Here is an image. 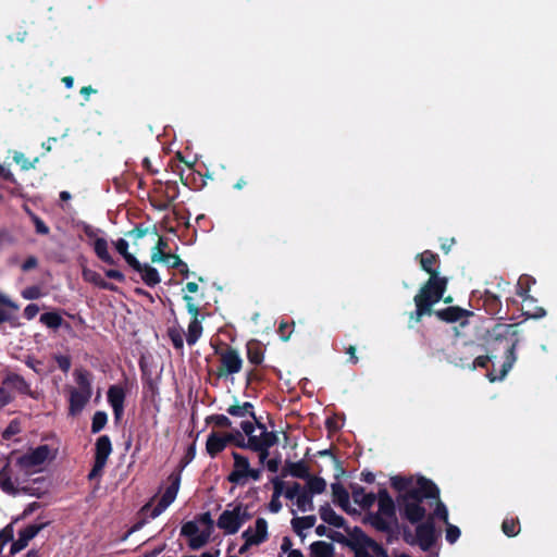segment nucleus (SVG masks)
<instances>
[{
	"mask_svg": "<svg viewBox=\"0 0 557 557\" xmlns=\"http://www.w3.org/2000/svg\"><path fill=\"white\" fill-rule=\"evenodd\" d=\"M518 324L496 323L488 329L484 336L485 351L493 354L496 358L503 356L504 362L498 374L494 371L487 372L490 382L503 381L517 361L516 350L519 345Z\"/></svg>",
	"mask_w": 557,
	"mask_h": 557,
	"instance_id": "f257e3e1",
	"label": "nucleus"
},
{
	"mask_svg": "<svg viewBox=\"0 0 557 557\" xmlns=\"http://www.w3.org/2000/svg\"><path fill=\"white\" fill-rule=\"evenodd\" d=\"M447 284V277L432 273V277H429L413 297L416 310L410 312V320L419 323L424 315H432L433 306L443 298Z\"/></svg>",
	"mask_w": 557,
	"mask_h": 557,
	"instance_id": "f03ea898",
	"label": "nucleus"
},
{
	"mask_svg": "<svg viewBox=\"0 0 557 557\" xmlns=\"http://www.w3.org/2000/svg\"><path fill=\"white\" fill-rule=\"evenodd\" d=\"M377 512H368L363 518V523L372 525L376 531L387 534L393 533V528L387 519L397 525L396 505L386 488H380L377 492Z\"/></svg>",
	"mask_w": 557,
	"mask_h": 557,
	"instance_id": "7ed1b4c3",
	"label": "nucleus"
},
{
	"mask_svg": "<svg viewBox=\"0 0 557 557\" xmlns=\"http://www.w3.org/2000/svg\"><path fill=\"white\" fill-rule=\"evenodd\" d=\"M214 352L220 358V366L215 371H209V373H213L216 379L227 377L242 371L244 361L237 349L225 345L224 349L216 347Z\"/></svg>",
	"mask_w": 557,
	"mask_h": 557,
	"instance_id": "20e7f679",
	"label": "nucleus"
},
{
	"mask_svg": "<svg viewBox=\"0 0 557 557\" xmlns=\"http://www.w3.org/2000/svg\"><path fill=\"white\" fill-rule=\"evenodd\" d=\"M438 497V486L432 480L425 476H419L417 479L414 486L411 485L408 491H405V493L398 494L397 496V498H400L401 500H410L421 504L424 499H432Z\"/></svg>",
	"mask_w": 557,
	"mask_h": 557,
	"instance_id": "39448f33",
	"label": "nucleus"
},
{
	"mask_svg": "<svg viewBox=\"0 0 557 557\" xmlns=\"http://www.w3.org/2000/svg\"><path fill=\"white\" fill-rule=\"evenodd\" d=\"M404 541L410 545L418 543L422 550H429L436 541L435 524L433 518L428 517L424 522H421L417 525L416 537L409 530H405Z\"/></svg>",
	"mask_w": 557,
	"mask_h": 557,
	"instance_id": "423d86ee",
	"label": "nucleus"
},
{
	"mask_svg": "<svg viewBox=\"0 0 557 557\" xmlns=\"http://www.w3.org/2000/svg\"><path fill=\"white\" fill-rule=\"evenodd\" d=\"M50 454L48 445H40L35 449L20 456L16 459V466L24 473L25 476H29L37 472L36 468L40 467L46 462Z\"/></svg>",
	"mask_w": 557,
	"mask_h": 557,
	"instance_id": "0eeeda50",
	"label": "nucleus"
},
{
	"mask_svg": "<svg viewBox=\"0 0 557 557\" xmlns=\"http://www.w3.org/2000/svg\"><path fill=\"white\" fill-rule=\"evenodd\" d=\"M168 482L169 485L166 486L158 504L153 507V509L150 512V517L152 519L160 516L175 500L181 485L180 472H172L168 476Z\"/></svg>",
	"mask_w": 557,
	"mask_h": 557,
	"instance_id": "6e6552de",
	"label": "nucleus"
},
{
	"mask_svg": "<svg viewBox=\"0 0 557 557\" xmlns=\"http://www.w3.org/2000/svg\"><path fill=\"white\" fill-rule=\"evenodd\" d=\"M168 482L169 485L166 486L158 504L153 507V509L150 512V517L152 519L160 516L175 500L181 485L180 472H172L168 476Z\"/></svg>",
	"mask_w": 557,
	"mask_h": 557,
	"instance_id": "1a4fd4ad",
	"label": "nucleus"
},
{
	"mask_svg": "<svg viewBox=\"0 0 557 557\" xmlns=\"http://www.w3.org/2000/svg\"><path fill=\"white\" fill-rule=\"evenodd\" d=\"M183 300L186 304V309L188 313L193 315V319L188 325V332L186 334L187 344L189 346H193L197 343V341L200 338L202 334V325L198 320L199 308L194 302V298L188 294L183 296Z\"/></svg>",
	"mask_w": 557,
	"mask_h": 557,
	"instance_id": "9d476101",
	"label": "nucleus"
},
{
	"mask_svg": "<svg viewBox=\"0 0 557 557\" xmlns=\"http://www.w3.org/2000/svg\"><path fill=\"white\" fill-rule=\"evenodd\" d=\"M396 503L398 505L401 518L406 519L411 524L421 522L426 516V510L421 503L401 500L397 497Z\"/></svg>",
	"mask_w": 557,
	"mask_h": 557,
	"instance_id": "9b49d317",
	"label": "nucleus"
},
{
	"mask_svg": "<svg viewBox=\"0 0 557 557\" xmlns=\"http://www.w3.org/2000/svg\"><path fill=\"white\" fill-rule=\"evenodd\" d=\"M232 457L234 465L233 470L227 475V481L233 484L244 485L247 482V472L250 467L249 459L237 451H233Z\"/></svg>",
	"mask_w": 557,
	"mask_h": 557,
	"instance_id": "f8f14e48",
	"label": "nucleus"
},
{
	"mask_svg": "<svg viewBox=\"0 0 557 557\" xmlns=\"http://www.w3.org/2000/svg\"><path fill=\"white\" fill-rule=\"evenodd\" d=\"M478 309H483L487 314L495 317L502 311L503 305L500 298L488 289H485L479 297L473 295Z\"/></svg>",
	"mask_w": 557,
	"mask_h": 557,
	"instance_id": "ddd939ff",
	"label": "nucleus"
},
{
	"mask_svg": "<svg viewBox=\"0 0 557 557\" xmlns=\"http://www.w3.org/2000/svg\"><path fill=\"white\" fill-rule=\"evenodd\" d=\"M2 385H5L9 389H13L21 395H26L33 399H37V394L32 389L30 384L20 374L15 372H9L2 379Z\"/></svg>",
	"mask_w": 557,
	"mask_h": 557,
	"instance_id": "4468645a",
	"label": "nucleus"
},
{
	"mask_svg": "<svg viewBox=\"0 0 557 557\" xmlns=\"http://www.w3.org/2000/svg\"><path fill=\"white\" fill-rule=\"evenodd\" d=\"M49 522H42L39 524H28L26 528L18 532V539L12 542L11 554L14 555L17 552L24 549L30 540H33L42 529H45Z\"/></svg>",
	"mask_w": 557,
	"mask_h": 557,
	"instance_id": "2eb2a0df",
	"label": "nucleus"
},
{
	"mask_svg": "<svg viewBox=\"0 0 557 557\" xmlns=\"http://www.w3.org/2000/svg\"><path fill=\"white\" fill-rule=\"evenodd\" d=\"M438 320L446 323H455L461 319L472 317L474 313L458 306H450L440 310H433V313Z\"/></svg>",
	"mask_w": 557,
	"mask_h": 557,
	"instance_id": "dca6fc26",
	"label": "nucleus"
},
{
	"mask_svg": "<svg viewBox=\"0 0 557 557\" xmlns=\"http://www.w3.org/2000/svg\"><path fill=\"white\" fill-rule=\"evenodd\" d=\"M216 525L223 530L225 534H235L240 529V521L238 518V510L235 508L232 510H224L218 521Z\"/></svg>",
	"mask_w": 557,
	"mask_h": 557,
	"instance_id": "f3484780",
	"label": "nucleus"
},
{
	"mask_svg": "<svg viewBox=\"0 0 557 557\" xmlns=\"http://www.w3.org/2000/svg\"><path fill=\"white\" fill-rule=\"evenodd\" d=\"M333 503L337 505L343 511L348 515L355 513L356 510L351 508L349 500V493L339 482L331 484Z\"/></svg>",
	"mask_w": 557,
	"mask_h": 557,
	"instance_id": "a211bd4d",
	"label": "nucleus"
},
{
	"mask_svg": "<svg viewBox=\"0 0 557 557\" xmlns=\"http://www.w3.org/2000/svg\"><path fill=\"white\" fill-rule=\"evenodd\" d=\"M91 395L72 387L69 397V416L75 417L83 411Z\"/></svg>",
	"mask_w": 557,
	"mask_h": 557,
	"instance_id": "6ab92c4d",
	"label": "nucleus"
},
{
	"mask_svg": "<svg viewBox=\"0 0 557 557\" xmlns=\"http://www.w3.org/2000/svg\"><path fill=\"white\" fill-rule=\"evenodd\" d=\"M15 482L18 483V478L13 480V469L10 462H7L0 469V488L3 493L15 496L18 494L20 490L15 486Z\"/></svg>",
	"mask_w": 557,
	"mask_h": 557,
	"instance_id": "aec40b11",
	"label": "nucleus"
},
{
	"mask_svg": "<svg viewBox=\"0 0 557 557\" xmlns=\"http://www.w3.org/2000/svg\"><path fill=\"white\" fill-rule=\"evenodd\" d=\"M419 262L421 269L426 272L430 277H432V273L435 275H440V257L435 252L431 250H424L421 253H418L416 257Z\"/></svg>",
	"mask_w": 557,
	"mask_h": 557,
	"instance_id": "412c9836",
	"label": "nucleus"
},
{
	"mask_svg": "<svg viewBox=\"0 0 557 557\" xmlns=\"http://www.w3.org/2000/svg\"><path fill=\"white\" fill-rule=\"evenodd\" d=\"M287 474L292 475L293 478L306 480L310 475V469L306 461L299 460L296 462L293 461H286L282 476H286Z\"/></svg>",
	"mask_w": 557,
	"mask_h": 557,
	"instance_id": "4be33fe9",
	"label": "nucleus"
},
{
	"mask_svg": "<svg viewBox=\"0 0 557 557\" xmlns=\"http://www.w3.org/2000/svg\"><path fill=\"white\" fill-rule=\"evenodd\" d=\"M112 453L111 440L108 435H101L97 438L95 444L94 460L107 465L108 458Z\"/></svg>",
	"mask_w": 557,
	"mask_h": 557,
	"instance_id": "5701e85b",
	"label": "nucleus"
},
{
	"mask_svg": "<svg viewBox=\"0 0 557 557\" xmlns=\"http://www.w3.org/2000/svg\"><path fill=\"white\" fill-rule=\"evenodd\" d=\"M247 359L251 364L259 366L264 359L263 344L258 339H250L246 344Z\"/></svg>",
	"mask_w": 557,
	"mask_h": 557,
	"instance_id": "b1692460",
	"label": "nucleus"
},
{
	"mask_svg": "<svg viewBox=\"0 0 557 557\" xmlns=\"http://www.w3.org/2000/svg\"><path fill=\"white\" fill-rule=\"evenodd\" d=\"M83 278L86 282L91 283V284H94L95 286H97V287H99L101 289L110 290V292H119V287L116 285L106 281L96 271H92V270H89V269H84L83 270Z\"/></svg>",
	"mask_w": 557,
	"mask_h": 557,
	"instance_id": "393cba45",
	"label": "nucleus"
},
{
	"mask_svg": "<svg viewBox=\"0 0 557 557\" xmlns=\"http://www.w3.org/2000/svg\"><path fill=\"white\" fill-rule=\"evenodd\" d=\"M319 515L320 518L330 525L335 528L345 527L346 520L342 516L337 515L327 503L320 506Z\"/></svg>",
	"mask_w": 557,
	"mask_h": 557,
	"instance_id": "a878e982",
	"label": "nucleus"
},
{
	"mask_svg": "<svg viewBox=\"0 0 557 557\" xmlns=\"http://www.w3.org/2000/svg\"><path fill=\"white\" fill-rule=\"evenodd\" d=\"M226 447V441L224 436L218 434L216 432H211L208 435L206 442V450L208 455L214 458L218 454L223 451Z\"/></svg>",
	"mask_w": 557,
	"mask_h": 557,
	"instance_id": "bb28decb",
	"label": "nucleus"
},
{
	"mask_svg": "<svg viewBox=\"0 0 557 557\" xmlns=\"http://www.w3.org/2000/svg\"><path fill=\"white\" fill-rule=\"evenodd\" d=\"M271 483L273 485V494L269 503V510L273 513H277L282 509V503L280 500V497L283 494L285 482L282 481L280 478L275 476L271 479Z\"/></svg>",
	"mask_w": 557,
	"mask_h": 557,
	"instance_id": "cd10ccee",
	"label": "nucleus"
},
{
	"mask_svg": "<svg viewBox=\"0 0 557 557\" xmlns=\"http://www.w3.org/2000/svg\"><path fill=\"white\" fill-rule=\"evenodd\" d=\"M535 284V278L528 274H522L517 284L516 294L523 299L524 304L534 302V298L529 295L531 286Z\"/></svg>",
	"mask_w": 557,
	"mask_h": 557,
	"instance_id": "c85d7f7f",
	"label": "nucleus"
},
{
	"mask_svg": "<svg viewBox=\"0 0 557 557\" xmlns=\"http://www.w3.org/2000/svg\"><path fill=\"white\" fill-rule=\"evenodd\" d=\"M116 251L124 258L126 263L133 269V270H139L140 269V262L137 260V258L128 252V243L124 238H119L114 243Z\"/></svg>",
	"mask_w": 557,
	"mask_h": 557,
	"instance_id": "c756f323",
	"label": "nucleus"
},
{
	"mask_svg": "<svg viewBox=\"0 0 557 557\" xmlns=\"http://www.w3.org/2000/svg\"><path fill=\"white\" fill-rule=\"evenodd\" d=\"M40 322L52 330H58L61 326H64L66 330L71 329V325L64 322L63 318L57 311L42 313L40 315Z\"/></svg>",
	"mask_w": 557,
	"mask_h": 557,
	"instance_id": "7c9ffc66",
	"label": "nucleus"
},
{
	"mask_svg": "<svg viewBox=\"0 0 557 557\" xmlns=\"http://www.w3.org/2000/svg\"><path fill=\"white\" fill-rule=\"evenodd\" d=\"M96 256L104 263L114 265L116 262L108 251V243L104 238L99 237L94 243Z\"/></svg>",
	"mask_w": 557,
	"mask_h": 557,
	"instance_id": "2f4dec72",
	"label": "nucleus"
},
{
	"mask_svg": "<svg viewBox=\"0 0 557 557\" xmlns=\"http://www.w3.org/2000/svg\"><path fill=\"white\" fill-rule=\"evenodd\" d=\"M136 271L141 273V280L149 287H154L161 282L159 272L153 267H150L148 264L143 265L140 263V269Z\"/></svg>",
	"mask_w": 557,
	"mask_h": 557,
	"instance_id": "473e14b6",
	"label": "nucleus"
},
{
	"mask_svg": "<svg viewBox=\"0 0 557 557\" xmlns=\"http://www.w3.org/2000/svg\"><path fill=\"white\" fill-rule=\"evenodd\" d=\"M311 557H333L334 546L332 543L315 541L310 545Z\"/></svg>",
	"mask_w": 557,
	"mask_h": 557,
	"instance_id": "72a5a7b5",
	"label": "nucleus"
},
{
	"mask_svg": "<svg viewBox=\"0 0 557 557\" xmlns=\"http://www.w3.org/2000/svg\"><path fill=\"white\" fill-rule=\"evenodd\" d=\"M306 485L302 486L311 495H319L325 492L326 481L318 475H309L306 480Z\"/></svg>",
	"mask_w": 557,
	"mask_h": 557,
	"instance_id": "f704fd0d",
	"label": "nucleus"
},
{
	"mask_svg": "<svg viewBox=\"0 0 557 557\" xmlns=\"http://www.w3.org/2000/svg\"><path fill=\"white\" fill-rule=\"evenodd\" d=\"M75 382L78 385L77 391L85 392L86 394L89 393L92 395V387H91V374L89 371L84 369H77L74 372Z\"/></svg>",
	"mask_w": 557,
	"mask_h": 557,
	"instance_id": "c9c22d12",
	"label": "nucleus"
},
{
	"mask_svg": "<svg viewBox=\"0 0 557 557\" xmlns=\"http://www.w3.org/2000/svg\"><path fill=\"white\" fill-rule=\"evenodd\" d=\"M317 518L313 515L295 517L292 519V527L298 536H304L302 530L310 529L315 524Z\"/></svg>",
	"mask_w": 557,
	"mask_h": 557,
	"instance_id": "e433bc0d",
	"label": "nucleus"
},
{
	"mask_svg": "<svg viewBox=\"0 0 557 557\" xmlns=\"http://www.w3.org/2000/svg\"><path fill=\"white\" fill-rule=\"evenodd\" d=\"M125 391L120 385H111L107 393L108 403L110 406L124 405L125 401Z\"/></svg>",
	"mask_w": 557,
	"mask_h": 557,
	"instance_id": "4c0bfd02",
	"label": "nucleus"
},
{
	"mask_svg": "<svg viewBox=\"0 0 557 557\" xmlns=\"http://www.w3.org/2000/svg\"><path fill=\"white\" fill-rule=\"evenodd\" d=\"M351 541H348V546L356 550V548L368 547L367 539H370L359 527H355L350 533Z\"/></svg>",
	"mask_w": 557,
	"mask_h": 557,
	"instance_id": "58836bf2",
	"label": "nucleus"
},
{
	"mask_svg": "<svg viewBox=\"0 0 557 557\" xmlns=\"http://www.w3.org/2000/svg\"><path fill=\"white\" fill-rule=\"evenodd\" d=\"M313 496L302 488L296 500L297 508L302 512L312 511L314 509Z\"/></svg>",
	"mask_w": 557,
	"mask_h": 557,
	"instance_id": "ea45409f",
	"label": "nucleus"
},
{
	"mask_svg": "<svg viewBox=\"0 0 557 557\" xmlns=\"http://www.w3.org/2000/svg\"><path fill=\"white\" fill-rule=\"evenodd\" d=\"M412 483L413 480L411 476L394 475L391 478V486L399 494H403L405 493V491H408Z\"/></svg>",
	"mask_w": 557,
	"mask_h": 557,
	"instance_id": "a19ab883",
	"label": "nucleus"
},
{
	"mask_svg": "<svg viewBox=\"0 0 557 557\" xmlns=\"http://www.w3.org/2000/svg\"><path fill=\"white\" fill-rule=\"evenodd\" d=\"M253 542L259 545L268 540V522L264 518L256 520V532Z\"/></svg>",
	"mask_w": 557,
	"mask_h": 557,
	"instance_id": "79ce46f5",
	"label": "nucleus"
},
{
	"mask_svg": "<svg viewBox=\"0 0 557 557\" xmlns=\"http://www.w3.org/2000/svg\"><path fill=\"white\" fill-rule=\"evenodd\" d=\"M502 530L508 537H513L520 532V523L518 519H505L502 523Z\"/></svg>",
	"mask_w": 557,
	"mask_h": 557,
	"instance_id": "37998d69",
	"label": "nucleus"
},
{
	"mask_svg": "<svg viewBox=\"0 0 557 557\" xmlns=\"http://www.w3.org/2000/svg\"><path fill=\"white\" fill-rule=\"evenodd\" d=\"M210 535H211L210 532H206V531H201L200 533L198 532L196 535H194L189 539L188 546L194 550L199 549L208 543Z\"/></svg>",
	"mask_w": 557,
	"mask_h": 557,
	"instance_id": "c03bdc74",
	"label": "nucleus"
},
{
	"mask_svg": "<svg viewBox=\"0 0 557 557\" xmlns=\"http://www.w3.org/2000/svg\"><path fill=\"white\" fill-rule=\"evenodd\" d=\"M108 416L104 411H96L91 420V433H99L107 424Z\"/></svg>",
	"mask_w": 557,
	"mask_h": 557,
	"instance_id": "a18cd8bd",
	"label": "nucleus"
},
{
	"mask_svg": "<svg viewBox=\"0 0 557 557\" xmlns=\"http://www.w3.org/2000/svg\"><path fill=\"white\" fill-rule=\"evenodd\" d=\"M166 257L170 258L169 263H170L171 268L178 270V272L184 277L189 276V269H188L187 263L184 262L177 255L169 253Z\"/></svg>",
	"mask_w": 557,
	"mask_h": 557,
	"instance_id": "49530a36",
	"label": "nucleus"
},
{
	"mask_svg": "<svg viewBox=\"0 0 557 557\" xmlns=\"http://www.w3.org/2000/svg\"><path fill=\"white\" fill-rule=\"evenodd\" d=\"M436 502L435 509L432 515L429 517H432L433 519L436 518L438 520H442L444 523L448 524V510L446 505L441 500V498H433Z\"/></svg>",
	"mask_w": 557,
	"mask_h": 557,
	"instance_id": "de8ad7c7",
	"label": "nucleus"
},
{
	"mask_svg": "<svg viewBox=\"0 0 557 557\" xmlns=\"http://www.w3.org/2000/svg\"><path fill=\"white\" fill-rule=\"evenodd\" d=\"M168 336L171 339V342L176 350H183L184 339H183V331L181 329L170 327L168 330Z\"/></svg>",
	"mask_w": 557,
	"mask_h": 557,
	"instance_id": "09e8293b",
	"label": "nucleus"
},
{
	"mask_svg": "<svg viewBox=\"0 0 557 557\" xmlns=\"http://www.w3.org/2000/svg\"><path fill=\"white\" fill-rule=\"evenodd\" d=\"M497 359L493 354L486 352L485 355H481L474 358L472 363L469 366L470 370H475L478 368L487 369L488 363Z\"/></svg>",
	"mask_w": 557,
	"mask_h": 557,
	"instance_id": "8fccbe9b",
	"label": "nucleus"
},
{
	"mask_svg": "<svg viewBox=\"0 0 557 557\" xmlns=\"http://www.w3.org/2000/svg\"><path fill=\"white\" fill-rule=\"evenodd\" d=\"M295 326V322H287V321H281L277 329V334L280 335L281 339L284 342H287L293 333Z\"/></svg>",
	"mask_w": 557,
	"mask_h": 557,
	"instance_id": "3c124183",
	"label": "nucleus"
},
{
	"mask_svg": "<svg viewBox=\"0 0 557 557\" xmlns=\"http://www.w3.org/2000/svg\"><path fill=\"white\" fill-rule=\"evenodd\" d=\"M207 423H213L218 428L228 429L232 425V421L224 414H212L206 419Z\"/></svg>",
	"mask_w": 557,
	"mask_h": 557,
	"instance_id": "603ef678",
	"label": "nucleus"
},
{
	"mask_svg": "<svg viewBox=\"0 0 557 557\" xmlns=\"http://www.w3.org/2000/svg\"><path fill=\"white\" fill-rule=\"evenodd\" d=\"M368 548L371 557H388L387 552L382 545L375 542L373 539H367Z\"/></svg>",
	"mask_w": 557,
	"mask_h": 557,
	"instance_id": "864d4df0",
	"label": "nucleus"
},
{
	"mask_svg": "<svg viewBox=\"0 0 557 557\" xmlns=\"http://www.w3.org/2000/svg\"><path fill=\"white\" fill-rule=\"evenodd\" d=\"M224 438L226 441V445L228 443L235 445L236 447L238 448H243L244 447V443H245V436L242 432L239 431H234L232 433H227L224 435Z\"/></svg>",
	"mask_w": 557,
	"mask_h": 557,
	"instance_id": "5fc2aeb1",
	"label": "nucleus"
},
{
	"mask_svg": "<svg viewBox=\"0 0 557 557\" xmlns=\"http://www.w3.org/2000/svg\"><path fill=\"white\" fill-rule=\"evenodd\" d=\"M262 447L263 446H262L261 435L257 436V435L252 434V435L247 436V440H245L243 449H249L251 451H257V450H261Z\"/></svg>",
	"mask_w": 557,
	"mask_h": 557,
	"instance_id": "6e6d98bb",
	"label": "nucleus"
},
{
	"mask_svg": "<svg viewBox=\"0 0 557 557\" xmlns=\"http://www.w3.org/2000/svg\"><path fill=\"white\" fill-rule=\"evenodd\" d=\"M196 456V444L193 443L190 444L186 451H185V455L183 456V458L181 459L180 461V469L176 471V472H182V470L193 461V459L195 458Z\"/></svg>",
	"mask_w": 557,
	"mask_h": 557,
	"instance_id": "4d7b16f0",
	"label": "nucleus"
},
{
	"mask_svg": "<svg viewBox=\"0 0 557 557\" xmlns=\"http://www.w3.org/2000/svg\"><path fill=\"white\" fill-rule=\"evenodd\" d=\"M180 195V188L175 181H168L165 183L164 198L169 201H174Z\"/></svg>",
	"mask_w": 557,
	"mask_h": 557,
	"instance_id": "13d9d810",
	"label": "nucleus"
},
{
	"mask_svg": "<svg viewBox=\"0 0 557 557\" xmlns=\"http://www.w3.org/2000/svg\"><path fill=\"white\" fill-rule=\"evenodd\" d=\"M260 435H261V440H262V446L264 448L270 449L278 442V437H277L276 433L273 431L261 432Z\"/></svg>",
	"mask_w": 557,
	"mask_h": 557,
	"instance_id": "bf43d9fd",
	"label": "nucleus"
},
{
	"mask_svg": "<svg viewBox=\"0 0 557 557\" xmlns=\"http://www.w3.org/2000/svg\"><path fill=\"white\" fill-rule=\"evenodd\" d=\"M302 485L298 482H293L285 491L283 490V494L287 499L293 500L294 498L297 499L300 492L302 491Z\"/></svg>",
	"mask_w": 557,
	"mask_h": 557,
	"instance_id": "052dcab7",
	"label": "nucleus"
},
{
	"mask_svg": "<svg viewBox=\"0 0 557 557\" xmlns=\"http://www.w3.org/2000/svg\"><path fill=\"white\" fill-rule=\"evenodd\" d=\"M199 532L197 522L187 521L182 525L181 535L190 539Z\"/></svg>",
	"mask_w": 557,
	"mask_h": 557,
	"instance_id": "680f3d73",
	"label": "nucleus"
},
{
	"mask_svg": "<svg viewBox=\"0 0 557 557\" xmlns=\"http://www.w3.org/2000/svg\"><path fill=\"white\" fill-rule=\"evenodd\" d=\"M14 400V396L10 393L5 385H0V410Z\"/></svg>",
	"mask_w": 557,
	"mask_h": 557,
	"instance_id": "e2e57ef3",
	"label": "nucleus"
},
{
	"mask_svg": "<svg viewBox=\"0 0 557 557\" xmlns=\"http://www.w3.org/2000/svg\"><path fill=\"white\" fill-rule=\"evenodd\" d=\"M20 432V422L17 420H12L9 423V425L4 429L2 436L4 440H10L12 436L18 434Z\"/></svg>",
	"mask_w": 557,
	"mask_h": 557,
	"instance_id": "0e129e2a",
	"label": "nucleus"
},
{
	"mask_svg": "<svg viewBox=\"0 0 557 557\" xmlns=\"http://www.w3.org/2000/svg\"><path fill=\"white\" fill-rule=\"evenodd\" d=\"M460 529L457 525L450 523L447 524L446 541L448 543L454 544L455 542H457V540L460 537Z\"/></svg>",
	"mask_w": 557,
	"mask_h": 557,
	"instance_id": "69168bd1",
	"label": "nucleus"
},
{
	"mask_svg": "<svg viewBox=\"0 0 557 557\" xmlns=\"http://www.w3.org/2000/svg\"><path fill=\"white\" fill-rule=\"evenodd\" d=\"M54 360L58 363V367L64 373H67L71 369V357L67 355H55Z\"/></svg>",
	"mask_w": 557,
	"mask_h": 557,
	"instance_id": "338daca9",
	"label": "nucleus"
},
{
	"mask_svg": "<svg viewBox=\"0 0 557 557\" xmlns=\"http://www.w3.org/2000/svg\"><path fill=\"white\" fill-rule=\"evenodd\" d=\"M376 500H377V494L370 492V493H366L363 495V497H361L360 503L358 505L362 509H370Z\"/></svg>",
	"mask_w": 557,
	"mask_h": 557,
	"instance_id": "774afa93",
	"label": "nucleus"
}]
</instances>
